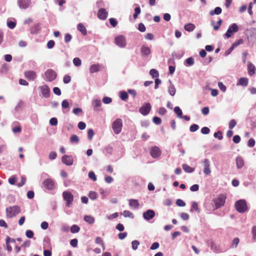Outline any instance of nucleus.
I'll return each mask as SVG.
<instances>
[{"instance_id": "f257e3e1", "label": "nucleus", "mask_w": 256, "mask_h": 256, "mask_svg": "<svg viewBox=\"0 0 256 256\" xmlns=\"http://www.w3.org/2000/svg\"><path fill=\"white\" fill-rule=\"evenodd\" d=\"M7 218H12L20 212V208L18 206H14L8 207L6 210Z\"/></svg>"}, {"instance_id": "f03ea898", "label": "nucleus", "mask_w": 256, "mask_h": 256, "mask_svg": "<svg viewBox=\"0 0 256 256\" xmlns=\"http://www.w3.org/2000/svg\"><path fill=\"white\" fill-rule=\"evenodd\" d=\"M235 208L237 212L240 213H244L248 210L246 202L244 200H240L235 203Z\"/></svg>"}, {"instance_id": "7ed1b4c3", "label": "nucleus", "mask_w": 256, "mask_h": 256, "mask_svg": "<svg viewBox=\"0 0 256 256\" xmlns=\"http://www.w3.org/2000/svg\"><path fill=\"white\" fill-rule=\"evenodd\" d=\"M42 188L47 190H52L56 188V182L51 178L46 179L42 183Z\"/></svg>"}, {"instance_id": "20e7f679", "label": "nucleus", "mask_w": 256, "mask_h": 256, "mask_svg": "<svg viewBox=\"0 0 256 256\" xmlns=\"http://www.w3.org/2000/svg\"><path fill=\"white\" fill-rule=\"evenodd\" d=\"M226 196L224 194H219L218 196L213 200L215 204V210L218 209L224 205Z\"/></svg>"}, {"instance_id": "39448f33", "label": "nucleus", "mask_w": 256, "mask_h": 256, "mask_svg": "<svg viewBox=\"0 0 256 256\" xmlns=\"http://www.w3.org/2000/svg\"><path fill=\"white\" fill-rule=\"evenodd\" d=\"M122 122L120 118L116 119L112 124V128L114 132L118 134L122 130Z\"/></svg>"}, {"instance_id": "423d86ee", "label": "nucleus", "mask_w": 256, "mask_h": 256, "mask_svg": "<svg viewBox=\"0 0 256 256\" xmlns=\"http://www.w3.org/2000/svg\"><path fill=\"white\" fill-rule=\"evenodd\" d=\"M238 30V25L236 23H234L229 26L226 32L224 34V36L226 38H230Z\"/></svg>"}, {"instance_id": "0eeeda50", "label": "nucleus", "mask_w": 256, "mask_h": 256, "mask_svg": "<svg viewBox=\"0 0 256 256\" xmlns=\"http://www.w3.org/2000/svg\"><path fill=\"white\" fill-rule=\"evenodd\" d=\"M62 196L64 200L66 202V206H70L74 201V196L71 192L69 191H64L62 192Z\"/></svg>"}, {"instance_id": "6e6552de", "label": "nucleus", "mask_w": 256, "mask_h": 256, "mask_svg": "<svg viewBox=\"0 0 256 256\" xmlns=\"http://www.w3.org/2000/svg\"><path fill=\"white\" fill-rule=\"evenodd\" d=\"M46 80L51 82L54 80L56 76V73L52 69H48L44 73Z\"/></svg>"}, {"instance_id": "1a4fd4ad", "label": "nucleus", "mask_w": 256, "mask_h": 256, "mask_svg": "<svg viewBox=\"0 0 256 256\" xmlns=\"http://www.w3.org/2000/svg\"><path fill=\"white\" fill-rule=\"evenodd\" d=\"M201 164H202L204 167V173L206 176L210 175L211 173V170L210 168V160L208 158H204L202 160Z\"/></svg>"}, {"instance_id": "9d476101", "label": "nucleus", "mask_w": 256, "mask_h": 256, "mask_svg": "<svg viewBox=\"0 0 256 256\" xmlns=\"http://www.w3.org/2000/svg\"><path fill=\"white\" fill-rule=\"evenodd\" d=\"M115 44L120 48H124L126 46V38L122 35L116 36L114 38Z\"/></svg>"}, {"instance_id": "9b49d317", "label": "nucleus", "mask_w": 256, "mask_h": 256, "mask_svg": "<svg viewBox=\"0 0 256 256\" xmlns=\"http://www.w3.org/2000/svg\"><path fill=\"white\" fill-rule=\"evenodd\" d=\"M151 108L150 104L146 102L139 108V112L142 115L146 116L150 113Z\"/></svg>"}, {"instance_id": "f8f14e48", "label": "nucleus", "mask_w": 256, "mask_h": 256, "mask_svg": "<svg viewBox=\"0 0 256 256\" xmlns=\"http://www.w3.org/2000/svg\"><path fill=\"white\" fill-rule=\"evenodd\" d=\"M162 154V152L158 146H154L151 148L150 154L152 158H159Z\"/></svg>"}, {"instance_id": "ddd939ff", "label": "nucleus", "mask_w": 256, "mask_h": 256, "mask_svg": "<svg viewBox=\"0 0 256 256\" xmlns=\"http://www.w3.org/2000/svg\"><path fill=\"white\" fill-rule=\"evenodd\" d=\"M18 4L20 9L26 10L31 4V0H18Z\"/></svg>"}, {"instance_id": "4468645a", "label": "nucleus", "mask_w": 256, "mask_h": 256, "mask_svg": "<svg viewBox=\"0 0 256 256\" xmlns=\"http://www.w3.org/2000/svg\"><path fill=\"white\" fill-rule=\"evenodd\" d=\"M140 53L144 58H148L151 54V50L149 47L143 44L140 48Z\"/></svg>"}, {"instance_id": "2eb2a0df", "label": "nucleus", "mask_w": 256, "mask_h": 256, "mask_svg": "<svg viewBox=\"0 0 256 256\" xmlns=\"http://www.w3.org/2000/svg\"><path fill=\"white\" fill-rule=\"evenodd\" d=\"M62 161L66 165L70 166L72 164L74 160L72 156L65 154L62 157Z\"/></svg>"}, {"instance_id": "dca6fc26", "label": "nucleus", "mask_w": 256, "mask_h": 256, "mask_svg": "<svg viewBox=\"0 0 256 256\" xmlns=\"http://www.w3.org/2000/svg\"><path fill=\"white\" fill-rule=\"evenodd\" d=\"M143 218L146 220H150L153 218L155 216L154 210H148L143 213Z\"/></svg>"}, {"instance_id": "f3484780", "label": "nucleus", "mask_w": 256, "mask_h": 256, "mask_svg": "<svg viewBox=\"0 0 256 256\" xmlns=\"http://www.w3.org/2000/svg\"><path fill=\"white\" fill-rule=\"evenodd\" d=\"M108 12L104 8L99 9L98 12L97 16L98 18L102 20H105L107 18Z\"/></svg>"}, {"instance_id": "a211bd4d", "label": "nucleus", "mask_w": 256, "mask_h": 256, "mask_svg": "<svg viewBox=\"0 0 256 256\" xmlns=\"http://www.w3.org/2000/svg\"><path fill=\"white\" fill-rule=\"evenodd\" d=\"M40 92L42 96L46 98H49L50 96V90L47 85H44L40 87Z\"/></svg>"}, {"instance_id": "6ab92c4d", "label": "nucleus", "mask_w": 256, "mask_h": 256, "mask_svg": "<svg viewBox=\"0 0 256 256\" xmlns=\"http://www.w3.org/2000/svg\"><path fill=\"white\" fill-rule=\"evenodd\" d=\"M24 76L29 80H34L37 77L36 72L33 70H28L25 72Z\"/></svg>"}, {"instance_id": "aec40b11", "label": "nucleus", "mask_w": 256, "mask_h": 256, "mask_svg": "<svg viewBox=\"0 0 256 256\" xmlns=\"http://www.w3.org/2000/svg\"><path fill=\"white\" fill-rule=\"evenodd\" d=\"M256 68L254 65L249 62L248 64V72L250 76H252L256 74Z\"/></svg>"}, {"instance_id": "412c9836", "label": "nucleus", "mask_w": 256, "mask_h": 256, "mask_svg": "<svg viewBox=\"0 0 256 256\" xmlns=\"http://www.w3.org/2000/svg\"><path fill=\"white\" fill-rule=\"evenodd\" d=\"M248 79L246 77L240 78L237 82L236 86H240L246 87L248 85Z\"/></svg>"}, {"instance_id": "4be33fe9", "label": "nucleus", "mask_w": 256, "mask_h": 256, "mask_svg": "<svg viewBox=\"0 0 256 256\" xmlns=\"http://www.w3.org/2000/svg\"><path fill=\"white\" fill-rule=\"evenodd\" d=\"M168 82L170 84L168 88V92L171 96H173L176 94V89L175 88L174 86L172 84V81L170 80H169Z\"/></svg>"}, {"instance_id": "5701e85b", "label": "nucleus", "mask_w": 256, "mask_h": 256, "mask_svg": "<svg viewBox=\"0 0 256 256\" xmlns=\"http://www.w3.org/2000/svg\"><path fill=\"white\" fill-rule=\"evenodd\" d=\"M210 247L211 250L216 253H218L221 252L220 246L216 244L214 242H210Z\"/></svg>"}, {"instance_id": "b1692460", "label": "nucleus", "mask_w": 256, "mask_h": 256, "mask_svg": "<svg viewBox=\"0 0 256 256\" xmlns=\"http://www.w3.org/2000/svg\"><path fill=\"white\" fill-rule=\"evenodd\" d=\"M100 66L98 64H92L90 68V73H94L100 70Z\"/></svg>"}, {"instance_id": "393cba45", "label": "nucleus", "mask_w": 256, "mask_h": 256, "mask_svg": "<svg viewBox=\"0 0 256 256\" xmlns=\"http://www.w3.org/2000/svg\"><path fill=\"white\" fill-rule=\"evenodd\" d=\"M236 167L238 169L241 168L244 165V160L242 157L238 156L236 159Z\"/></svg>"}, {"instance_id": "a878e982", "label": "nucleus", "mask_w": 256, "mask_h": 256, "mask_svg": "<svg viewBox=\"0 0 256 256\" xmlns=\"http://www.w3.org/2000/svg\"><path fill=\"white\" fill-rule=\"evenodd\" d=\"M78 30L81 32L84 36L87 34V31L86 27L82 23H79L77 26Z\"/></svg>"}, {"instance_id": "bb28decb", "label": "nucleus", "mask_w": 256, "mask_h": 256, "mask_svg": "<svg viewBox=\"0 0 256 256\" xmlns=\"http://www.w3.org/2000/svg\"><path fill=\"white\" fill-rule=\"evenodd\" d=\"M129 205L130 206L134 208H138L140 206V204L137 200L130 199L129 200Z\"/></svg>"}, {"instance_id": "cd10ccee", "label": "nucleus", "mask_w": 256, "mask_h": 256, "mask_svg": "<svg viewBox=\"0 0 256 256\" xmlns=\"http://www.w3.org/2000/svg\"><path fill=\"white\" fill-rule=\"evenodd\" d=\"M195 26L192 23H188L184 25V28L186 30L190 32L193 31L195 28Z\"/></svg>"}, {"instance_id": "c85d7f7f", "label": "nucleus", "mask_w": 256, "mask_h": 256, "mask_svg": "<svg viewBox=\"0 0 256 256\" xmlns=\"http://www.w3.org/2000/svg\"><path fill=\"white\" fill-rule=\"evenodd\" d=\"M182 167L184 171L188 173H192L194 171V168H192L185 164H182Z\"/></svg>"}, {"instance_id": "c756f323", "label": "nucleus", "mask_w": 256, "mask_h": 256, "mask_svg": "<svg viewBox=\"0 0 256 256\" xmlns=\"http://www.w3.org/2000/svg\"><path fill=\"white\" fill-rule=\"evenodd\" d=\"M84 220L88 224H93L94 222V218L91 216H85L84 218Z\"/></svg>"}, {"instance_id": "7c9ffc66", "label": "nucleus", "mask_w": 256, "mask_h": 256, "mask_svg": "<svg viewBox=\"0 0 256 256\" xmlns=\"http://www.w3.org/2000/svg\"><path fill=\"white\" fill-rule=\"evenodd\" d=\"M119 95L120 99L123 101H126L128 98V95L126 91L122 90L120 92Z\"/></svg>"}, {"instance_id": "2f4dec72", "label": "nucleus", "mask_w": 256, "mask_h": 256, "mask_svg": "<svg viewBox=\"0 0 256 256\" xmlns=\"http://www.w3.org/2000/svg\"><path fill=\"white\" fill-rule=\"evenodd\" d=\"M222 10L220 7H216L214 10H211L210 12V16H214V14L218 15L222 13Z\"/></svg>"}, {"instance_id": "473e14b6", "label": "nucleus", "mask_w": 256, "mask_h": 256, "mask_svg": "<svg viewBox=\"0 0 256 256\" xmlns=\"http://www.w3.org/2000/svg\"><path fill=\"white\" fill-rule=\"evenodd\" d=\"M194 210L196 211L198 213H200V210L198 206V204L196 202H194L192 203L191 208L190 209V212H192Z\"/></svg>"}, {"instance_id": "72a5a7b5", "label": "nucleus", "mask_w": 256, "mask_h": 256, "mask_svg": "<svg viewBox=\"0 0 256 256\" xmlns=\"http://www.w3.org/2000/svg\"><path fill=\"white\" fill-rule=\"evenodd\" d=\"M174 112L178 118H182V112L179 106L174 107Z\"/></svg>"}, {"instance_id": "f704fd0d", "label": "nucleus", "mask_w": 256, "mask_h": 256, "mask_svg": "<svg viewBox=\"0 0 256 256\" xmlns=\"http://www.w3.org/2000/svg\"><path fill=\"white\" fill-rule=\"evenodd\" d=\"M194 63V59L192 57L188 58L186 60L185 66H192Z\"/></svg>"}, {"instance_id": "c9c22d12", "label": "nucleus", "mask_w": 256, "mask_h": 256, "mask_svg": "<svg viewBox=\"0 0 256 256\" xmlns=\"http://www.w3.org/2000/svg\"><path fill=\"white\" fill-rule=\"evenodd\" d=\"M80 142V139L78 136L73 134L70 138V142L72 144H78Z\"/></svg>"}, {"instance_id": "e433bc0d", "label": "nucleus", "mask_w": 256, "mask_h": 256, "mask_svg": "<svg viewBox=\"0 0 256 256\" xmlns=\"http://www.w3.org/2000/svg\"><path fill=\"white\" fill-rule=\"evenodd\" d=\"M70 232L72 234H75L79 232L80 228L76 224H73L70 228Z\"/></svg>"}, {"instance_id": "4c0bfd02", "label": "nucleus", "mask_w": 256, "mask_h": 256, "mask_svg": "<svg viewBox=\"0 0 256 256\" xmlns=\"http://www.w3.org/2000/svg\"><path fill=\"white\" fill-rule=\"evenodd\" d=\"M104 151L106 154H112L113 151V148L111 145L108 144L105 146Z\"/></svg>"}, {"instance_id": "58836bf2", "label": "nucleus", "mask_w": 256, "mask_h": 256, "mask_svg": "<svg viewBox=\"0 0 256 256\" xmlns=\"http://www.w3.org/2000/svg\"><path fill=\"white\" fill-rule=\"evenodd\" d=\"M150 74L153 78H158L159 76L158 71L154 68L150 70Z\"/></svg>"}, {"instance_id": "ea45409f", "label": "nucleus", "mask_w": 256, "mask_h": 256, "mask_svg": "<svg viewBox=\"0 0 256 256\" xmlns=\"http://www.w3.org/2000/svg\"><path fill=\"white\" fill-rule=\"evenodd\" d=\"M102 104V102L100 100L96 99L92 100V105L94 108L100 107Z\"/></svg>"}, {"instance_id": "a19ab883", "label": "nucleus", "mask_w": 256, "mask_h": 256, "mask_svg": "<svg viewBox=\"0 0 256 256\" xmlns=\"http://www.w3.org/2000/svg\"><path fill=\"white\" fill-rule=\"evenodd\" d=\"M139 245L140 242L137 240H134L132 242V247L133 250H136Z\"/></svg>"}, {"instance_id": "79ce46f5", "label": "nucleus", "mask_w": 256, "mask_h": 256, "mask_svg": "<svg viewBox=\"0 0 256 256\" xmlns=\"http://www.w3.org/2000/svg\"><path fill=\"white\" fill-rule=\"evenodd\" d=\"M88 196L92 200H95L97 198V194L94 191H90L88 194Z\"/></svg>"}, {"instance_id": "37998d69", "label": "nucleus", "mask_w": 256, "mask_h": 256, "mask_svg": "<svg viewBox=\"0 0 256 256\" xmlns=\"http://www.w3.org/2000/svg\"><path fill=\"white\" fill-rule=\"evenodd\" d=\"M141 10L140 6H137L134 8V13L133 15V17L134 19L136 18L138 15L140 14Z\"/></svg>"}, {"instance_id": "c03bdc74", "label": "nucleus", "mask_w": 256, "mask_h": 256, "mask_svg": "<svg viewBox=\"0 0 256 256\" xmlns=\"http://www.w3.org/2000/svg\"><path fill=\"white\" fill-rule=\"evenodd\" d=\"M214 136L215 138H218L220 140H222L223 138L222 132L220 130H218L214 134Z\"/></svg>"}, {"instance_id": "a18cd8bd", "label": "nucleus", "mask_w": 256, "mask_h": 256, "mask_svg": "<svg viewBox=\"0 0 256 256\" xmlns=\"http://www.w3.org/2000/svg\"><path fill=\"white\" fill-rule=\"evenodd\" d=\"M73 63L76 66H79L82 64V61L78 58H75L73 60Z\"/></svg>"}, {"instance_id": "49530a36", "label": "nucleus", "mask_w": 256, "mask_h": 256, "mask_svg": "<svg viewBox=\"0 0 256 256\" xmlns=\"http://www.w3.org/2000/svg\"><path fill=\"white\" fill-rule=\"evenodd\" d=\"M199 128V126L196 124H192L190 127V130L191 132H195Z\"/></svg>"}, {"instance_id": "de8ad7c7", "label": "nucleus", "mask_w": 256, "mask_h": 256, "mask_svg": "<svg viewBox=\"0 0 256 256\" xmlns=\"http://www.w3.org/2000/svg\"><path fill=\"white\" fill-rule=\"evenodd\" d=\"M7 26L10 29L14 28L16 26V22L12 20H8Z\"/></svg>"}, {"instance_id": "09e8293b", "label": "nucleus", "mask_w": 256, "mask_h": 256, "mask_svg": "<svg viewBox=\"0 0 256 256\" xmlns=\"http://www.w3.org/2000/svg\"><path fill=\"white\" fill-rule=\"evenodd\" d=\"M10 240V238L8 236L6 238V249L8 252H11L12 250V246L8 244Z\"/></svg>"}, {"instance_id": "8fccbe9b", "label": "nucleus", "mask_w": 256, "mask_h": 256, "mask_svg": "<svg viewBox=\"0 0 256 256\" xmlns=\"http://www.w3.org/2000/svg\"><path fill=\"white\" fill-rule=\"evenodd\" d=\"M88 177L90 179L93 180L94 182L96 180V176L94 172L92 171H90L88 173Z\"/></svg>"}, {"instance_id": "3c124183", "label": "nucleus", "mask_w": 256, "mask_h": 256, "mask_svg": "<svg viewBox=\"0 0 256 256\" xmlns=\"http://www.w3.org/2000/svg\"><path fill=\"white\" fill-rule=\"evenodd\" d=\"M153 122L157 125H160L162 123V120L158 116H154L152 118Z\"/></svg>"}, {"instance_id": "603ef678", "label": "nucleus", "mask_w": 256, "mask_h": 256, "mask_svg": "<svg viewBox=\"0 0 256 256\" xmlns=\"http://www.w3.org/2000/svg\"><path fill=\"white\" fill-rule=\"evenodd\" d=\"M94 135V131L92 129H89L88 131V137L89 140H91Z\"/></svg>"}, {"instance_id": "864d4df0", "label": "nucleus", "mask_w": 256, "mask_h": 256, "mask_svg": "<svg viewBox=\"0 0 256 256\" xmlns=\"http://www.w3.org/2000/svg\"><path fill=\"white\" fill-rule=\"evenodd\" d=\"M123 216L125 218L129 217L133 218L132 214L130 212L127 210H125L124 211Z\"/></svg>"}, {"instance_id": "5fc2aeb1", "label": "nucleus", "mask_w": 256, "mask_h": 256, "mask_svg": "<svg viewBox=\"0 0 256 256\" xmlns=\"http://www.w3.org/2000/svg\"><path fill=\"white\" fill-rule=\"evenodd\" d=\"M26 236L29 238H32L34 236V233L32 230H27L26 232Z\"/></svg>"}, {"instance_id": "6e6d98bb", "label": "nucleus", "mask_w": 256, "mask_h": 256, "mask_svg": "<svg viewBox=\"0 0 256 256\" xmlns=\"http://www.w3.org/2000/svg\"><path fill=\"white\" fill-rule=\"evenodd\" d=\"M102 102L105 104H110L112 102V98L108 96H104L102 98Z\"/></svg>"}, {"instance_id": "4d7b16f0", "label": "nucleus", "mask_w": 256, "mask_h": 256, "mask_svg": "<svg viewBox=\"0 0 256 256\" xmlns=\"http://www.w3.org/2000/svg\"><path fill=\"white\" fill-rule=\"evenodd\" d=\"M50 124L52 126H56L58 124V120L56 118H52L50 120Z\"/></svg>"}, {"instance_id": "13d9d810", "label": "nucleus", "mask_w": 256, "mask_h": 256, "mask_svg": "<svg viewBox=\"0 0 256 256\" xmlns=\"http://www.w3.org/2000/svg\"><path fill=\"white\" fill-rule=\"evenodd\" d=\"M244 42V41L242 39H239L238 40L236 41L235 42H234L232 44V46L234 48H236V47H237L238 46H239L240 44H243Z\"/></svg>"}, {"instance_id": "bf43d9fd", "label": "nucleus", "mask_w": 256, "mask_h": 256, "mask_svg": "<svg viewBox=\"0 0 256 256\" xmlns=\"http://www.w3.org/2000/svg\"><path fill=\"white\" fill-rule=\"evenodd\" d=\"M110 23L112 27H116L118 24L116 20L114 18H110L109 19Z\"/></svg>"}, {"instance_id": "052dcab7", "label": "nucleus", "mask_w": 256, "mask_h": 256, "mask_svg": "<svg viewBox=\"0 0 256 256\" xmlns=\"http://www.w3.org/2000/svg\"><path fill=\"white\" fill-rule=\"evenodd\" d=\"M72 36L70 34L67 33L64 36V42L66 43H68L71 41Z\"/></svg>"}, {"instance_id": "680f3d73", "label": "nucleus", "mask_w": 256, "mask_h": 256, "mask_svg": "<svg viewBox=\"0 0 256 256\" xmlns=\"http://www.w3.org/2000/svg\"><path fill=\"white\" fill-rule=\"evenodd\" d=\"M252 240L254 242H256V226H254L252 228Z\"/></svg>"}, {"instance_id": "e2e57ef3", "label": "nucleus", "mask_w": 256, "mask_h": 256, "mask_svg": "<svg viewBox=\"0 0 256 256\" xmlns=\"http://www.w3.org/2000/svg\"><path fill=\"white\" fill-rule=\"evenodd\" d=\"M210 130L208 127L204 126L201 129V132L204 134H208L210 133Z\"/></svg>"}, {"instance_id": "0e129e2a", "label": "nucleus", "mask_w": 256, "mask_h": 256, "mask_svg": "<svg viewBox=\"0 0 256 256\" xmlns=\"http://www.w3.org/2000/svg\"><path fill=\"white\" fill-rule=\"evenodd\" d=\"M71 81V77L69 75H66L64 78L63 82L64 84H68L70 83Z\"/></svg>"}, {"instance_id": "69168bd1", "label": "nucleus", "mask_w": 256, "mask_h": 256, "mask_svg": "<svg viewBox=\"0 0 256 256\" xmlns=\"http://www.w3.org/2000/svg\"><path fill=\"white\" fill-rule=\"evenodd\" d=\"M255 143V140L254 138H251L248 140V146L250 148H252L254 146Z\"/></svg>"}, {"instance_id": "338daca9", "label": "nucleus", "mask_w": 256, "mask_h": 256, "mask_svg": "<svg viewBox=\"0 0 256 256\" xmlns=\"http://www.w3.org/2000/svg\"><path fill=\"white\" fill-rule=\"evenodd\" d=\"M54 44L55 42L54 40H50L46 44L47 48L49 49H51L54 48Z\"/></svg>"}, {"instance_id": "774afa93", "label": "nucleus", "mask_w": 256, "mask_h": 256, "mask_svg": "<svg viewBox=\"0 0 256 256\" xmlns=\"http://www.w3.org/2000/svg\"><path fill=\"white\" fill-rule=\"evenodd\" d=\"M176 204L177 206H186V203L184 200L181 199H178L176 201Z\"/></svg>"}]
</instances>
